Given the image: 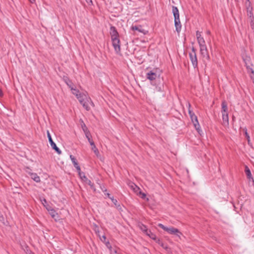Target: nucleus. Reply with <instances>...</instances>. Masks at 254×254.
<instances>
[{
	"label": "nucleus",
	"mask_w": 254,
	"mask_h": 254,
	"mask_svg": "<svg viewBox=\"0 0 254 254\" xmlns=\"http://www.w3.org/2000/svg\"><path fill=\"white\" fill-rule=\"evenodd\" d=\"M70 158L74 167L76 169L78 174L80 173L81 172L80 167L76 158L72 155H70Z\"/></svg>",
	"instance_id": "nucleus-9"
},
{
	"label": "nucleus",
	"mask_w": 254,
	"mask_h": 254,
	"mask_svg": "<svg viewBox=\"0 0 254 254\" xmlns=\"http://www.w3.org/2000/svg\"><path fill=\"white\" fill-rule=\"evenodd\" d=\"M221 106H222V111H221L222 113H227V110H228L227 104L225 100L222 101Z\"/></svg>",
	"instance_id": "nucleus-17"
},
{
	"label": "nucleus",
	"mask_w": 254,
	"mask_h": 254,
	"mask_svg": "<svg viewBox=\"0 0 254 254\" xmlns=\"http://www.w3.org/2000/svg\"><path fill=\"white\" fill-rule=\"evenodd\" d=\"M103 191L104 192V191H107V190L105 189V190H103Z\"/></svg>",
	"instance_id": "nucleus-46"
},
{
	"label": "nucleus",
	"mask_w": 254,
	"mask_h": 254,
	"mask_svg": "<svg viewBox=\"0 0 254 254\" xmlns=\"http://www.w3.org/2000/svg\"><path fill=\"white\" fill-rule=\"evenodd\" d=\"M206 34H207V35H210V31L209 30H207V31H206Z\"/></svg>",
	"instance_id": "nucleus-43"
},
{
	"label": "nucleus",
	"mask_w": 254,
	"mask_h": 254,
	"mask_svg": "<svg viewBox=\"0 0 254 254\" xmlns=\"http://www.w3.org/2000/svg\"><path fill=\"white\" fill-rule=\"evenodd\" d=\"M30 177L32 179L37 183H39L41 181L40 177L36 173H31Z\"/></svg>",
	"instance_id": "nucleus-15"
},
{
	"label": "nucleus",
	"mask_w": 254,
	"mask_h": 254,
	"mask_svg": "<svg viewBox=\"0 0 254 254\" xmlns=\"http://www.w3.org/2000/svg\"><path fill=\"white\" fill-rule=\"evenodd\" d=\"M111 199L112 200V201L113 202V203L116 205V206H118V201L117 199H114L113 197H112V198H111Z\"/></svg>",
	"instance_id": "nucleus-33"
},
{
	"label": "nucleus",
	"mask_w": 254,
	"mask_h": 254,
	"mask_svg": "<svg viewBox=\"0 0 254 254\" xmlns=\"http://www.w3.org/2000/svg\"><path fill=\"white\" fill-rule=\"evenodd\" d=\"M50 214L51 215L52 217L54 218L55 220L58 218V214L56 212V211L54 209H48L47 208Z\"/></svg>",
	"instance_id": "nucleus-11"
},
{
	"label": "nucleus",
	"mask_w": 254,
	"mask_h": 254,
	"mask_svg": "<svg viewBox=\"0 0 254 254\" xmlns=\"http://www.w3.org/2000/svg\"><path fill=\"white\" fill-rule=\"evenodd\" d=\"M110 34L112 42V45L116 53L119 54L121 52V43L119 33L115 26H111L110 27Z\"/></svg>",
	"instance_id": "nucleus-1"
},
{
	"label": "nucleus",
	"mask_w": 254,
	"mask_h": 254,
	"mask_svg": "<svg viewBox=\"0 0 254 254\" xmlns=\"http://www.w3.org/2000/svg\"><path fill=\"white\" fill-rule=\"evenodd\" d=\"M139 193L140 194V195H141V197L143 199L145 198V197H146V194L143 193V192H142L141 191H139Z\"/></svg>",
	"instance_id": "nucleus-35"
},
{
	"label": "nucleus",
	"mask_w": 254,
	"mask_h": 254,
	"mask_svg": "<svg viewBox=\"0 0 254 254\" xmlns=\"http://www.w3.org/2000/svg\"><path fill=\"white\" fill-rule=\"evenodd\" d=\"M245 172L247 175V177L248 179H252L253 180V178L252 177V175L251 174V171L249 169V168L247 166H245Z\"/></svg>",
	"instance_id": "nucleus-16"
},
{
	"label": "nucleus",
	"mask_w": 254,
	"mask_h": 254,
	"mask_svg": "<svg viewBox=\"0 0 254 254\" xmlns=\"http://www.w3.org/2000/svg\"><path fill=\"white\" fill-rule=\"evenodd\" d=\"M71 91H72V93L73 94L75 95L76 96V97H77L79 94H80V93H79V91L78 90L75 89V88H74L73 87V89H70Z\"/></svg>",
	"instance_id": "nucleus-23"
},
{
	"label": "nucleus",
	"mask_w": 254,
	"mask_h": 254,
	"mask_svg": "<svg viewBox=\"0 0 254 254\" xmlns=\"http://www.w3.org/2000/svg\"><path fill=\"white\" fill-rule=\"evenodd\" d=\"M197 40L198 43L199 44V45H202V44L204 45V44H205V40L202 37L197 39Z\"/></svg>",
	"instance_id": "nucleus-24"
},
{
	"label": "nucleus",
	"mask_w": 254,
	"mask_h": 254,
	"mask_svg": "<svg viewBox=\"0 0 254 254\" xmlns=\"http://www.w3.org/2000/svg\"><path fill=\"white\" fill-rule=\"evenodd\" d=\"M148 234H147L149 237L153 240L156 239V236L155 234L152 233L150 230L148 232Z\"/></svg>",
	"instance_id": "nucleus-27"
},
{
	"label": "nucleus",
	"mask_w": 254,
	"mask_h": 254,
	"mask_svg": "<svg viewBox=\"0 0 254 254\" xmlns=\"http://www.w3.org/2000/svg\"><path fill=\"white\" fill-rule=\"evenodd\" d=\"M91 149L93 151L94 153L95 154V155L97 156V157H99L100 156V153L97 149V148L96 147V145L94 143H93V145H91Z\"/></svg>",
	"instance_id": "nucleus-18"
},
{
	"label": "nucleus",
	"mask_w": 254,
	"mask_h": 254,
	"mask_svg": "<svg viewBox=\"0 0 254 254\" xmlns=\"http://www.w3.org/2000/svg\"><path fill=\"white\" fill-rule=\"evenodd\" d=\"M2 92L1 91V89H0V96H2Z\"/></svg>",
	"instance_id": "nucleus-45"
},
{
	"label": "nucleus",
	"mask_w": 254,
	"mask_h": 254,
	"mask_svg": "<svg viewBox=\"0 0 254 254\" xmlns=\"http://www.w3.org/2000/svg\"><path fill=\"white\" fill-rule=\"evenodd\" d=\"M249 61H250L249 57H248V58H246V59L244 60V61L246 64V67H247V68L248 70V72L249 73H251L252 74V75H251L250 76H251V78L253 79V83H254V70L251 67V66H252V64L250 65L249 64L248 62H249Z\"/></svg>",
	"instance_id": "nucleus-8"
},
{
	"label": "nucleus",
	"mask_w": 254,
	"mask_h": 254,
	"mask_svg": "<svg viewBox=\"0 0 254 254\" xmlns=\"http://www.w3.org/2000/svg\"><path fill=\"white\" fill-rule=\"evenodd\" d=\"M64 80L70 89H73L72 82L67 76L64 77Z\"/></svg>",
	"instance_id": "nucleus-13"
},
{
	"label": "nucleus",
	"mask_w": 254,
	"mask_h": 254,
	"mask_svg": "<svg viewBox=\"0 0 254 254\" xmlns=\"http://www.w3.org/2000/svg\"><path fill=\"white\" fill-rule=\"evenodd\" d=\"M191 50L192 52L189 53V57L193 67L196 68L197 67L198 65L196 50L192 47Z\"/></svg>",
	"instance_id": "nucleus-4"
},
{
	"label": "nucleus",
	"mask_w": 254,
	"mask_h": 254,
	"mask_svg": "<svg viewBox=\"0 0 254 254\" xmlns=\"http://www.w3.org/2000/svg\"><path fill=\"white\" fill-rule=\"evenodd\" d=\"M85 135L87 138L90 145H93L94 141L91 139V136L90 131L85 133Z\"/></svg>",
	"instance_id": "nucleus-20"
},
{
	"label": "nucleus",
	"mask_w": 254,
	"mask_h": 254,
	"mask_svg": "<svg viewBox=\"0 0 254 254\" xmlns=\"http://www.w3.org/2000/svg\"><path fill=\"white\" fill-rule=\"evenodd\" d=\"M200 54L203 57L204 60L209 61L210 60V57L208 54V50L200 51Z\"/></svg>",
	"instance_id": "nucleus-12"
},
{
	"label": "nucleus",
	"mask_w": 254,
	"mask_h": 254,
	"mask_svg": "<svg viewBox=\"0 0 254 254\" xmlns=\"http://www.w3.org/2000/svg\"><path fill=\"white\" fill-rule=\"evenodd\" d=\"M29 0L32 3H33L35 2V0Z\"/></svg>",
	"instance_id": "nucleus-42"
},
{
	"label": "nucleus",
	"mask_w": 254,
	"mask_h": 254,
	"mask_svg": "<svg viewBox=\"0 0 254 254\" xmlns=\"http://www.w3.org/2000/svg\"><path fill=\"white\" fill-rule=\"evenodd\" d=\"M156 90L158 92H163V85L156 86Z\"/></svg>",
	"instance_id": "nucleus-28"
},
{
	"label": "nucleus",
	"mask_w": 254,
	"mask_h": 254,
	"mask_svg": "<svg viewBox=\"0 0 254 254\" xmlns=\"http://www.w3.org/2000/svg\"><path fill=\"white\" fill-rule=\"evenodd\" d=\"M80 179L84 182L85 183H87L89 186H90L91 189L93 190V191L95 192L96 191L95 187L94 185V184L91 182V181L88 179V178L86 177L84 173L83 172H80L78 174Z\"/></svg>",
	"instance_id": "nucleus-6"
},
{
	"label": "nucleus",
	"mask_w": 254,
	"mask_h": 254,
	"mask_svg": "<svg viewBox=\"0 0 254 254\" xmlns=\"http://www.w3.org/2000/svg\"><path fill=\"white\" fill-rule=\"evenodd\" d=\"M80 103L83 106V107L87 111H88L90 109L89 107L88 106V103L85 100V99L83 100L82 101H80Z\"/></svg>",
	"instance_id": "nucleus-21"
},
{
	"label": "nucleus",
	"mask_w": 254,
	"mask_h": 254,
	"mask_svg": "<svg viewBox=\"0 0 254 254\" xmlns=\"http://www.w3.org/2000/svg\"><path fill=\"white\" fill-rule=\"evenodd\" d=\"M196 36L197 39L202 37L200 32L198 31H197L196 32Z\"/></svg>",
	"instance_id": "nucleus-34"
},
{
	"label": "nucleus",
	"mask_w": 254,
	"mask_h": 254,
	"mask_svg": "<svg viewBox=\"0 0 254 254\" xmlns=\"http://www.w3.org/2000/svg\"><path fill=\"white\" fill-rule=\"evenodd\" d=\"M140 228L142 230V231L145 232L146 234H148V232L149 231V230H148L147 228H146V226L143 224H142L141 227H140Z\"/></svg>",
	"instance_id": "nucleus-25"
},
{
	"label": "nucleus",
	"mask_w": 254,
	"mask_h": 254,
	"mask_svg": "<svg viewBox=\"0 0 254 254\" xmlns=\"http://www.w3.org/2000/svg\"><path fill=\"white\" fill-rule=\"evenodd\" d=\"M84 97H85V95L80 93L76 97V98L78 99V101L80 102V101H82L84 99Z\"/></svg>",
	"instance_id": "nucleus-26"
},
{
	"label": "nucleus",
	"mask_w": 254,
	"mask_h": 254,
	"mask_svg": "<svg viewBox=\"0 0 254 254\" xmlns=\"http://www.w3.org/2000/svg\"><path fill=\"white\" fill-rule=\"evenodd\" d=\"M222 120L224 125H228L229 124V117L228 113H222Z\"/></svg>",
	"instance_id": "nucleus-14"
},
{
	"label": "nucleus",
	"mask_w": 254,
	"mask_h": 254,
	"mask_svg": "<svg viewBox=\"0 0 254 254\" xmlns=\"http://www.w3.org/2000/svg\"><path fill=\"white\" fill-rule=\"evenodd\" d=\"M189 114L195 128L199 132L200 130V125L198 123L197 117L190 109H189Z\"/></svg>",
	"instance_id": "nucleus-5"
},
{
	"label": "nucleus",
	"mask_w": 254,
	"mask_h": 254,
	"mask_svg": "<svg viewBox=\"0 0 254 254\" xmlns=\"http://www.w3.org/2000/svg\"><path fill=\"white\" fill-rule=\"evenodd\" d=\"M157 77V73L153 70L149 71L146 74V77L150 81H153Z\"/></svg>",
	"instance_id": "nucleus-10"
},
{
	"label": "nucleus",
	"mask_w": 254,
	"mask_h": 254,
	"mask_svg": "<svg viewBox=\"0 0 254 254\" xmlns=\"http://www.w3.org/2000/svg\"><path fill=\"white\" fill-rule=\"evenodd\" d=\"M172 12L174 17V22L176 30L178 33H179L181 31L182 25L180 20L179 10L177 7L175 6H172Z\"/></svg>",
	"instance_id": "nucleus-2"
},
{
	"label": "nucleus",
	"mask_w": 254,
	"mask_h": 254,
	"mask_svg": "<svg viewBox=\"0 0 254 254\" xmlns=\"http://www.w3.org/2000/svg\"><path fill=\"white\" fill-rule=\"evenodd\" d=\"M105 194L110 199H111V198H112V197L111 196V194L109 193H105Z\"/></svg>",
	"instance_id": "nucleus-40"
},
{
	"label": "nucleus",
	"mask_w": 254,
	"mask_h": 254,
	"mask_svg": "<svg viewBox=\"0 0 254 254\" xmlns=\"http://www.w3.org/2000/svg\"><path fill=\"white\" fill-rule=\"evenodd\" d=\"M132 29L133 30H137L140 31V30L139 29L138 27L137 26H133L132 27Z\"/></svg>",
	"instance_id": "nucleus-36"
},
{
	"label": "nucleus",
	"mask_w": 254,
	"mask_h": 254,
	"mask_svg": "<svg viewBox=\"0 0 254 254\" xmlns=\"http://www.w3.org/2000/svg\"><path fill=\"white\" fill-rule=\"evenodd\" d=\"M244 130L245 132V136L248 140V143H249L250 141V137L247 132V129L245 127V128H244Z\"/></svg>",
	"instance_id": "nucleus-22"
},
{
	"label": "nucleus",
	"mask_w": 254,
	"mask_h": 254,
	"mask_svg": "<svg viewBox=\"0 0 254 254\" xmlns=\"http://www.w3.org/2000/svg\"><path fill=\"white\" fill-rule=\"evenodd\" d=\"M110 252L111 254H117V250L116 249H113L112 248V249H110Z\"/></svg>",
	"instance_id": "nucleus-31"
},
{
	"label": "nucleus",
	"mask_w": 254,
	"mask_h": 254,
	"mask_svg": "<svg viewBox=\"0 0 254 254\" xmlns=\"http://www.w3.org/2000/svg\"><path fill=\"white\" fill-rule=\"evenodd\" d=\"M47 136L49 141L52 148L54 149L58 154H61L62 152L60 149L57 146L56 143L53 141L49 130H47Z\"/></svg>",
	"instance_id": "nucleus-7"
},
{
	"label": "nucleus",
	"mask_w": 254,
	"mask_h": 254,
	"mask_svg": "<svg viewBox=\"0 0 254 254\" xmlns=\"http://www.w3.org/2000/svg\"><path fill=\"white\" fill-rule=\"evenodd\" d=\"M41 201L44 205H45V203H47V200L45 198H43V200H41Z\"/></svg>",
	"instance_id": "nucleus-39"
},
{
	"label": "nucleus",
	"mask_w": 254,
	"mask_h": 254,
	"mask_svg": "<svg viewBox=\"0 0 254 254\" xmlns=\"http://www.w3.org/2000/svg\"><path fill=\"white\" fill-rule=\"evenodd\" d=\"M199 47H200V51H203V50H207V49L205 44H204V45H203V44L199 45Z\"/></svg>",
	"instance_id": "nucleus-29"
},
{
	"label": "nucleus",
	"mask_w": 254,
	"mask_h": 254,
	"mask_svg": "<svg viewBox=\"0 0 254 254\" xmlns=\"http://www.w3.org/2000/svg\"><path fill=\"white\" fill-rule=\"evenodd\" d=\"M27 254H34L32 252L30 251L29 252L27 253Z\"/></svg>",
	"instance_id": "nucleus-44"
},
{
	"label": "nucleus",
	"mask_w": 254,
	"mask_h": 254,
	"mask_svg": "<svg viewBox=\"0 0 254 254\" xmlns=\"http://www.w3.org/2000/svg\"><path fill=\"white\" fill-rule=\"evenodd\" d=\"M86 2L88 3H92V0H86Z\"/></svg>",
	"instance_id": "nucleus-41"
},
{
	"label": "nucleus",
	"mask_w": 254,
	"mask_h": 254,
	"mask_svg": "<svg viewBox=\"0 0 254 254\" xmlns=\"http://www.w3.org/2000/svg\"><path fill=\"white\" fill-rule=\"evenodd\" d=\"M131 187L132 188V189L135 192H137V190H139V188L134 184H133V185L131 186Z\"/></svg>",
	"instance_id": "nucleus-30"
},
{
	"label": "nucleus",
	"mask_w": 254,
	"mask_h": 254,
	"mask_svg": "<svg viewBox=\"0 0 254 254\" xmlns=\"http://www.w3.org/2000/svg\"><path fill=\"white\" fill-rule=\"evenodd\" d=\"M100 240H101V241H102L103 242H105L106 240V236L105 235L102 236V237L101 238H100Z\"/></svg>",
	"instance_id": "nucleus-37"
},
{
	"label": "nucleus",
	"mask_w": 254,
	"mask_h": 254,
	"mask_svg": "<svg viewBox=\"0 0 254 254\" xmlns=\"http://www.w3.org/2000/svg\"><path fill=\"white\" fill-rule=\"evenodd\" d=\"M159 244L164 249H167L168 247L166 245H164L163 243H159Z\"/></svg>",
	"instance_id": "nucleus-38"
},
{
	"label": "nucleus",
	"mask_w": 254,
	"mask_h": 254,
	"mask_svg": "<svg viewBox=\"0 0 254 254\" xmlns=\"http://www.w3.org/2000/svg\"><path fill=\"white\" fill-rule=\"evenodd\" d=\"M105 243V245L106 246V247L110 250V249H112V246L110 243V242L108 241H105V242H104Z\"/></svg>",
	"instance_id": "nucleus-32"
},
{
	"label": "nucleus",
	"mask_w": 254,
	"mask_h": 254,
	"mask_svg": "<svg viewBox=\"0 0 254 254\" xmlns=\"http://www.w3.org/2000/svg\"><path fill=\"white\" fill-rule=\"evenodd\" d=\"M80 122L81 123V126L82 129L83 131H84V133L89 132L87 127L86 126L84 122L82 120H80Z\"/></svg>",
	"instance_id": "nucleus-19"
},
{
	"label": "nucleus",
	"mask_w": 254,
	"mask_h": 254,
	"mask_svg": "<svg viewBox=\"0 0 254 254\" xmlns=\"http://www.w3.org/2000/svg\"><path fill=\"white\" fill-rule=\"evenodd\" d=\"M158 226L170 234L175 235L179 238H180L181 236L182 235V233L179 230V229L173 227L168 228L165 226L161 223L158 224Z\"/></svg>",
	"instance_id": "nucleus-3"
}]
</instances>
